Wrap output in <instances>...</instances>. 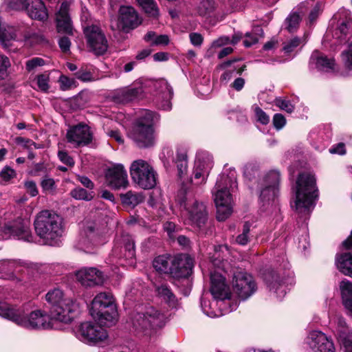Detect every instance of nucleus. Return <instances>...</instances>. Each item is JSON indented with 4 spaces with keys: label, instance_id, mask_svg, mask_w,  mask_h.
Listing matches in <instances>:
<instances>
[{
    "label": "nucleus",
    "instance_id": "nucleus-1",
    "mask_svg": "<svg viewBox=\"0 0 352 352\" xmlns=\"http://www.w3.org/2000/svg\"><path fill=\"white\" fill-rule=\"evenodd\" d=\"M0 316L27 329H46L52 327L49 316L41 310L28 314L23 308H15L6 303H0Z\"/></svg>",
    "mask_w": 352,
    "mask_h": 352
},
{
    "label": "nucleus",
    "instance_id": "nucleus-2",
    "mask_svg": "<svg viewBox=\"0 0 352 352\" xmlns=\"http://www.w3.org/2000/svg\"><path fill=\"white\" fill-rule=\"evenodd\" d=\"M45 300L49 305L52 320L69 323L79 311L78 305L72 299L65 298L63 292L58 288L50 290L45 295Z\"/></svg>",
    "mask_w": 352,
    "mask_h": 352
},
{
    "label": "nucleus",
    "instance_id": "nucleus-3",
    "mask_svg": "<svg viewBox=\"0 0 352 352\" xmlns=\"http://www.w3.org/2000/svg\"><path fill=\"white\" fill-rule=\"evenodd\" d=\"M237 188L236 175L234 171H230L229 175L222 174L217 181L214 195V202L217 207V219L219 221H223L228 219L232 212V194L234 188Z\"/></svg>",
    "mask_w": 352,
    "mask_h": 352
},
{
    "label": "nucleus",
    "instance_id": "nucleus-4",
    "mask_svg": "<svg viewBox=\"0 0 352 352\" xmlns=\"http://www.w3.org/2000/svg\"><path fill=\"white\" fill-rule=\"evenodd\" d=\"M62 218L55 212L43 210L36 217L34 230L45 244L54 245L62 236Z\"/></svg>",
    "mask_w": 352,
    "mask_h": 352
},
{
    "label": "nucleus",
    "instance_id": "nucleus-5",
    "mask_svg": "<svg viewBox=\"0 0 352 352\" xmlns=\"http://www.w3.org/2000/svg\"><path fill=\"white\" fill-rule=\"evenodd\" d=\"M159 120L158 114L145 111L133 122L129 137L139 148H148L155 143L154 124Z\"/></svg>",
    "mask_w": 352,
    "mask_h": 352
},
{
    "label": "nucleus",
    "instance_id": "nucleus-6",
    "mask_svg": "<svg viewBox=\"0 0 352 352\" xmlns=\"http://www.w3.org/2000/svg\"><path fill=\"white\" fill-rule=\"evenodd\" d=\"M294 207L298 213L309 214L314 202L318 197L316 181L314 175L308 173L299 174L296 183Z\"/></svg>",
    "mask_w": 352,
    "mask_h": 352
},
{
    "label": "nucleus",
    "instance_id": "nucleus-7",
    "mask_svg": "<svg viewBox=\"0 0 352 352\" xmlns=\"http://www.w3.org/2000/svg\"><path fill=\"white\" fill-rule=\"evenodd\" d=\"M92 318L107 327L116 324L118 311L113 295L109 292H100L93 299L89 309Z\"/></svg>",
    "mask_w": 352,
    "mask_h": 352
},
{
    "label": "nucleus",
    "instance_id": "nucleus-8",
    "mask_svg": "<svg viewBox=\"0 0 352 352\" xmlns=\"http://www.w3.org/2000/svg\"><path fill=\"white\" fill-rule=\"evenodd\" d=\"M176 201L186 211L190 225L199 228L205 226L208 212L204 202L194 199L192 194L183 187L177 195Z\"/></svg>",
    "mask_w": 352,
    "mask_h": 352
},
{
    "label": "nucleus",
    "instance_id": "nucleus-9",
    "mask_svg": "<svg viewBox=\"0 0 352 352\" xmlns=\"http://www.w3.org/2000/svg\"><path fill=\"white\" fill-rule=\"evenodd\" d=\"M130 174L133 181L142 188L151 189L156 185V173L153 167L143 160L133 162L130 166Z\"/></svg>",
    "mask_w": 352,
    "mask_h": 352
},
{
    "label": "nucleus",
    "instance_id": "nucleus-10",
    "mask_svg": "<svg viewBox=\"0 0 352 352\" xmlns=\"http://www.w3.org/2000/svg\"><path fill=\"white\" fill-rule=\"evenodd\" d=\"M10 41L30 42V44H45L47 41L42 36L28 34L23 36L21 30L16 27L3 24L0 17V42Z\"/></svg>",
    "mask_w": 352,
    "mask_h": 352
},
{
    "label": "nucleus",
    "instance_id": "nucleus-11",
    "mask_svg": "<svg viewBox=\"0 0 352 352\" xmlns=\"http://www.w3.org/2000/svg\"><path fill=\"white\" fill-rule=\"evenodd\" d=\"M100 323L85 322L80 324L77 336L80 340L88 344H97L107 338V331Z\"/></svg>",
    "mask_w": 352,
    "mask_h": 352
},
{
    "label": "nucleus",
    "instance_id": "nucleus-12",
    "mask_svg": "<svg viewBox=\"0 0 352 352\" xmlns=\"http://www.w3.org/2000/svg\"><path fill=\"white\" fill-rule=\"evenodd\" d=\"M280 173L272 170L269 172L264 177L261 184L259 198L263 204L274 201L279 192Z\"/></svg>",
    "mask_w": 352,
    "mask_h": 352
},
{
    "label": "nucleus",
    "instance_id": "nucleus-13",
    "mask_svg": "<svg viewBox=\"0 0 352 352\" xmlns=\"http://www.w3.org/2000/svg\"><path fill=\"white\" fill-rule=\"evenodd\" d=\"M309 352H336V348L331 337L320 331L309 332L305 339Z\"/></svg>",
    "mask_w": 352,
    "mask_h": 352
},
{
    "label": "nucleus",
    "instance_id": "nucleus-14",
    "mask_svg": "<svg viewBox=\"0 0 352 352\" xmlns=\"http://www.w3.org/2000/svg\"><path fill=\"white\" fill-rule=\"evenodd\" d=\"M232 286L234 292L243 300L256 290V285L252 276L243 272H239L234 275Z\"/></svg>",
    "mask_w": 352,
    "mask_h": 352
},
{
    "label": "nucleus",
    "instance_id": "nucleus-15",
    "mask_svg": "<svg viewBox=\"0 0 352 352\" xmlns=\"http://www.w3.org/2000/svg\"><path fill=\"white\" fill-rule=\"evenodd\" d=\"M118 28L129 32L142 23V19L132 6H122L118 12Z\"/></svg>",
    "mask_w": 352,
    "mask_h": 352
},
{
    "label": "nucleus",
    "instance_id": "nucleus-16",
    "mask_svg": "<svg viewBox=\"0 0 352 352\" xmlns=\"http://www.w3.org/2000/svg\"><path fill=\"white\" fill-rule=\"evenodd\" d=\"M263 37V30L261 27H256L252 32H247L245 36L241 32H236L233 34L232 39L228 36H220L217 40L214 41L212 44H236L241 41L243 44H256Z\"/></svg>",
    "mask_w": 352,
    "mask_h": 352
},
{
    "label": "nucleus",
    "instance_id": "nucleus-17",
    "mask_svg": "<svg viewBox=\"0 0 352 352\" xmlns=\"http://www.w3.org/2000/svg\"><path fill=\"white\" fill-rule=\"evenodd\" d=\"M72 0L63 1L55 13L56 28L58 32L73 35V25L70 15Z\"/></svg>",
    "mask_w": 352,
    "mask_h": 352
},
{
    "label": "nucleus",
    "instance_id": "nucleus-18",
    "mask_svg": "<svg viewBox=\"0 0 352 352\" xmlns=\"http://www.w3.org/2000/svg\"><path fill=\"white\" fill-rule=\"evenodd\" d=\"M66 137L67 142L74 144V147H80L91 143L93 134L88 125L80 123L71 127L67 131Z\"/></svg>",
    "mask_w": 352,
    "mask_h": 352
},
{
    "label": "nucleus",
    "instance_id": "nucleus-19",
    "mask_svg": "<svg viewBox=\"0 0 352 352\" xmlns=\"http://www.w3.org/2000/svg\"><path fill=\"white\" fill-rule=\"evenodd\" d=\"M194 261L188 254H179L173 257L171 276L176 278H187L192 273Z\"/></svg>",
    "mask_w": 352,
    "mask_h": 352
},
{
    "label": "nucleus",
    "instance_id": "nucleus-20",
    "mask_svg": "<svg viewBox=\"0 0 352 352\" xmlns=\"http://www.w3.org/2000/svg\"><path fill=\"white\" fill-rule=\"evenodd\" d=\"M77 280L85 287L101 285L104 282V276L101 271L96 267H83L76 273Z\"/></svg>",
    "mask_w": 352,
    "mask_h": 352
},
{
    "label": "nucleus",
    "instance_id": "nucleus-21",
    "mask_svg": "<svg viewBox=\"0 0 352 352\" xmlns=\"http://www.w3.org/2000/svg\"><path fill=\"white\" fill-rule=\"evenodd\" d=\"M105 176L108 186L114 189L126 188L129 184L126 171L122 164L109 168Z\"/></svg>",
    "mask_w": 352,
    "mask_h": 352
},
{
    "label": "nucleus",
    "instance_id": "nucleus-22",
    "mask_svg": "<svg viewBox=\"0 0 352 352\" xmlns=\"http://www.w3.org/2000/svg\"><path fill=\"white\" fill-rule=\"evenodd\" d=\"M213 166L212 157L208 153H200L197 155L194 169L195 179L201 178L197 184H204L206 182L209 172Z\"/></svg>",
    "mask_w": 352,
    "mask_h": 352
},
{
    "label": "nucleus",
    "instance_id": "nucleus-23",
    "mask_svg": "<svg viewBox=\"0 0 352 352\" xmlns=\"http://www.w3.org/2000/svg\"><path fill=\"white\" fill-rule=\"evenodd\" d=\"M210 292L215 298L226 299L229 296L225 278L217 272L210 273Z\"/></svg>",
    "mask_w": 352,
    "mask_h": 352
},
{
    "label": "nucleus",
    "instance_id": "nucleus-24",
    "mask_svg": "<svg viewBox=\"0 0 352 352\" xmlns=\"http://www.w3.org/2000/svg\"><path fill=\"white\" fill-rule=\"evenodd\" d=\"M5 230L6 232L13 236H17L19 239L27 241L32 240V236L28 224L21 219H17L14 222L6 225Z\"/></svg>",
    "mask_w": 352,
    "mask_h": 352
},
{
    "label": "nucleus",
    "instance_id": "nucleus-25",
    "mask_svg": "<svg viewBox=\"0 0 352 352\" xmlns=\"http://www.w3.org/2000/svg\"><path fill=\"white\" fill-rule=\"evenodd\" d=\"M336 322V332L339 341L344 346L345 352H352V331L349 330L346 322L342 317H338Z\"/></svg>",
    "mask_w": 352,
    "mask_h": 352
},
{
    "label": "nucleus",
    "instance_id": "nucleus-26",
    "mask_svg": "<svg viewBox=\"0 0 352 352\" xmlns=\"http://www.w3.org/2000/svg\"><path fill=\"white\" fill-rule=\"evenodd\" d=\"M142 93V88L126 87L115 91L113 99L118 103H128L139 98Z\"/></svg>",
    "mask_w": 352,
    "mask_h": 352
},
{
    "label": "nucleus",
    "instance_id": "nucleus-27",
    "mask_svg": "<svg viewBox=\"0 0 352 352\" xmlns=\"http://www.w3.org/2000/svg\"><path fill=\"white\" fill-rule=\"evenodd\" d=\"M25 11L32 19L44 21L48 18V12L42 0H29Z\"/></svg>",
    "mask_w": 352,
    "mask_h": 352
},
{
    "label": "nucleus",
    "instance_id": "nucleus-28",
    "mask_svg": "<svg viewBox=\"0 0 352 352\" xmlns=\"http://www.w3.org/2000/svg\"><path fill=\"white\" fill-rule=\"evenodd\" d=\"M154 289L157 297L168 307L175 308L177 306V298L167 283L155 284Z\"/></svg>",
    "mask_w": 352,
    "mask_h": 352
},
{
    "label": "nucleus",
    "instance_id": "nucleus-29",
    "mask_svg": "<svg viewBox=\"0 0 352 352\" xmlns=\"http://www.w3.org/2000/svg\"><path fill=\"white\" fill-rule=\"evenodd\" d=\"M83 32L87 44H107V39L104 31L96 24H88L85 26Z\"/></svg>",
    "mask_w": 352,
    "mask_h": 352
},
{
    "label": "nucleus",
    "instance_id": "nucleus-30",
    "mask_svg": "<svg viewBox=\"0 0 352 352\" xmlns=\"http://www.w3.org/2000/svg\"><path fill=\"white\" fill-rule=\"evenodd\" d=\"M264 280L270 290H273L280 298L283 297L286 291L279 275L273 270H267L264 274Z\"/></svg>",
    "mask_w": 352,
    "mask_h": 352
},
{
    "label": "nucleus",
    "instance_id": "nucleus-31",
    "mask_svg": "<svg viewBox=\"0 0 352 352\" xmlns=\"http://www.w3.org/2000/svg\"><path fill=\"white\" fill-rule=\"evenodd\" d=\"M311 58L316 60V67L318 69L326 72L335 71L336 63L334 58H329L318 51L314 52Z\"/></svg>",
    "mask_w": 352,
    "mask_h": 352
},
{
    "label": "nucleus",
    "instance_id": "nucleus-32",
    "mask_svg": "<svg viewBox=\"0 0 352 352\" xmlns=\"http://www.w3.org/2000/svg\"><path fill=\"white\" fill-rule=\"evenodd\" d=\"M340 289L344 307L352 315V283L344 279L340 283Z\"/></svg>",
    "mask_w": 352,
    "mask_h": 352
},
{
    "label": "nucleus",
    "instance_id": "nucleus-33",
    "mask_svg": "<svg viewBox=\"0 0 352 352\" xmlns=\"http://www.w3.org/2000/svg\"><path fill=\"white\" fill-rule=\"evenodd\" d=\"M173 260V257L170 255H160L155 258L153 261V266L158 272L171 276Z\"/></svg>",
    "mask_w": 352,
    "mask_h": 352
},
{
    "label": "nucleus",
    "instance_id": "nucleus-34",
    "mask_svg": "<svg viewBox=\"0 0 352 352\" xmlns=\"http://www.w3.org/2000/svg\"><path fill=\"white\" fill-rule=\"evenodd\" d=\"M19 267V263L14 260L0 261V278L14 279V272Z\"/></svg>",
    "mask_w": 352,
    "mask_h": 352
},
{
    "label": "nucleus",
    "instance_id": "nucleus-35",
    "mask_svg": "<svg viewBox=\"0 0 352 352\" xmlns=\"http://www.w3.org/2000/svg\"><path fill=\"white\" fill-rule=\"evenodd\" d=\"M177 168V177L182 179L187 172L188 156L186 151L183 148H178L174 160Z\"/></svg>",
    "mask_w": 352,
    "mask_h": 352
},
{
    "label": "nucleus",
    "instance_id": "nucleus-36",
    "mask_svg": "<svg viewBox=\"0 0 352 352\" xmlns=\"http://www.w3.org/2000/svg\"><path fill=\"white\" fill-rule=\"evenodd\" d=\"M155 87L163 94V98L166 99V104H163L162 107L164 110H170L171 104L169 102L173 95V91L167 80L165 79H160L155 84Z\"/></svg>",
    "mask_w": 352,
    "mask_h": 352
},
{
    "label": "nucleus",
    "instance_id": "nucleus-37",
    "mask_svg": "<svg viewBox=\"0 0 352 352\" xmlns=\"http://www.w3.org/2000/svg\"><path fill=\"white\" fill-rule=\"evenodd\" d=\"M338 269L343 274L352 277V254L344 253L336 258Z\"/></svg>",
    "mask_w": 352,
    "mask_h": 352
},
{
    "label": "nucleus",
    "instance_id": "nucleus-38",
    "mask_svg": "<svg viewBox=\"0 0 352 352\" xmlns=\"http://www.w3.org/2000/svg\"><path fill=\"white\" fill-rule=\"evenodd\" d=\"M122 204L130 208H135L143 202L144 197L141 193L129 190L126 193L120 195Z\"/></svg>",
    "mask_w": 352,
    "mask_h": 352
},
{
    "label": "nucleus",
    "instance_id": "nucleus-39",
    "mask_svg": "<svg viewBox=\"0 0 352 352\" xmlns=\"http://www.w3.org/2000/svg\"><path fill=\"white\" fill-rule=\"evenodd\" d=\"M301 20L302 12L292 10L284 21L285 29L289 32H295L298 28Z\"/></svg>",
    "mask_w": 352,
    "mask_h": 352
},
{
    "label": "nucleus",
    "instance_id": "nucleus-40",
    "mask_svg": "<svg viewBox=\"0 0 352 352\" xmlns=\"http://www.w3.org/2000/svg\"><path fill=\"white\" fill-rule=\"evenodd\" d=\"M136 1L149 17L158 18L160 10L155 0H136Z\"/></svg>",
    "mask_w": 352,
    "mask_h": 352
},
{
    "label": "nucleus",
    "instance_id": "nucleus-41",
    "mask_svg": "<svg viewBox=\"0 0 352 352\" xmlns=\"http://www.w3.org/2000/svg\"><path fill=\"white\" fill-rule=\"evenodd\" d=\"M148 321L151 323V329L162 328L166 322L165 316L159 311L151 308L148 310Z\"/></svg>",
    "mask_w": 352,
    "mask_h": 352
},
{
    "label": "nucleus",
    "instance_id": "nucleus-42",
    "mask_svg": "<svg viewBox=\"0 0 352 352\" xmlns=\"http://www.w3.org/2000/svg\"><path fill=\"white\" fill-rule=\"evenodd\" d=\"M251 224L246 221L244 223L241 233L236 236L235 239V242L240 245H247L251 239L254 237V234L252 233Z\"/></svg>",
    "mask_w": 352,
    "mask_h": 352
},
{
    "label": "nucleus",
    "instance_id": "nucleus-43",
    "mask_svg": "<svg viewBox=\"0 0 352 352\" xmlns=\"http://www.w3.org/2000/svg\"><path fill=\"white\" fill-rule=\"evenodd\" d=\"M133 324L137 330L146 331L150 329L151 323L148 321V311L146 314H137L134 317Z\"/></svg>",
    "mask_w": 352,
    "mask_h": 352
},
{
    "label": "nucleus",
    "instance_id": "nucleus-44",
    "mask_svg": "<svg viewBox=\"0 0 352 352\" xmlns=\"http://www.w3.org/2000/svg\"><path fill=\"white\" fill-rule=\"evenodd\" d=\"M122 249L125 251L124 256L133 258L135 256V244L131 236L124 234L121 239Z\"/></svg>",
    "mask_w": 352,
    "mask_h": 352
},
{
    "label": "nucleus",
    "instance_id": "nucleus-45",
    "mask_svg": "<svg viewBox=\"0 0 352 352\" xmlns=\"http://www.w3.org/2000/svg\"><path fill=\"white\" fill-rule=\"evenodd\" d=\"M144 41L152 44H168L169 38L166 34L157 35L155 32H148L144 36Z\"/></svg>",
    "mask_w": 352,
    "mask_h": 352
},
{
    "label": "nucleus",
    "instance_id": "nucleus-46",
    "mask_svg": "<svg viewBox=\"0 0 352 352\" xmlns=\"http://www.w3.org/2000/svg\"><path fill=\"white\" fill-rule=\"evenodd\" d=\"M70 195L73 198L79 200L90 201L94 197L92 192H88L87 190L80 187H76L73 189Z\"/></svg>",
    "mask_w": 352,
    "mask_h": 352
},
{
    "label": "nucleus",
    "instance_id": "nucleus-47",
    "mask_svg": "<svg viewBox=\"0 0 352 352\" xmlns=\"http://www.w3.org/2000/svg\"><path fill=\"white\" fill-rule=\"evenodd\" d=\"M76 77L82 82H91L98 80L93 75L90 69L87 67H80L75 74Z\"/></svg>",
    "mask_w": 352,
    "mask_h": 352
},
{
    "label": "nucleus",
    "instance_id": "nucleus-48",
    "mask_svg": "<svg viewBox=\"0 0 352 352\" xmlns=\"http://www.w3.org/2000/svg\"><path fill=\"white\" fill-rule=\"evenodd\" d=\"M16 176V174L14 169L10 166H5L0 172V184H6Z\"/></svg>",
    "mask_w": 352,
    "mask_h": 352
},
{
    "label": "nucleus",
    "instance_id": "nucleus-49",
    "mask_svg": "<svg viewBox=\"0 0 352 352\" xmlns=\"http://www.w3.org/2000/svg\"><path fill=\"white\" fill-rule=\"evenodd\" d=\"M43 191L48 194H54L56 190V185L54 179L45 177L41 182Z\"/></svg>",
    "mask_w": 352,
    "mask_h": 352
},
{
    "label": "nucleus",
    "instance_id": "nucleus-50",
    "mask_svg": "<svg viewBox=\"0 0 352 352\" xmlns=\"http://www.w3.org/2000/svg\"><path fill=\"white\" fill-rule=\"evenodd\" d=\"M341 60L348 70L352 69V45H348L347 48L344 50L341 54Z\"/></svg>",
    "mask_w": 352,
    "mask_h": 352
},
{
    "label": "nucleus",
    "instance_id": "nucleus-51",
    "mask_svg": "<svg viewBox=\"0 0 352 352\" xmlns=\"http://www.w3.org/2000/svg\"><path fill=\"white\" fill-rule=\"evenodd\" d=\"M28 1L29 0H5V3L10 10H25Z\"/></svg>",
    "mask_w": 352,
    "mask_h": 352
},
{
    "label": "nucleus",
    "instance_id": "nucleus-52",
    "mask_svg": "<svg viewBox=\"0 0 352 352\" xmlns=\"http://www.w3.org/2000/svg\"><path fill=\"white\" fill-rule=\"evenodd\" d=\"M90 94L86 91H83L80 92L75 98V101L76 104L80 107L83 108L89 103L90 101Z\"/></svg>",
    "mask_w": 352,
    "mask_h": 352
},
{
    "label": "nucleus",
    "instance_id": "nucleus-53",
    "mask_svg": "<svg viewBox=\"0 0 352 352\" xmlns=\"http://www.w3.org/2000/svg\"><path fill=\"white\" fill-rule=\"evenodd\" d=\"M58 81L60 82V89L64 91L76 86V81L75 79L70 78L64 75H61L60 76Z\"/></svg>",
    "mask_w": 352,
    "mask_h": 352
},
{
    "label": "nucleus",
    "instance_id": "nucleus-54",
    "mask_svg": "<svg viewBox=\"0 0 352 352\" xmlns=\"http://www.w3.org/2000/svg\"><path fill=\"white\" fill-rule=\"evenodd\" d=\"M256 120L262 124H267L270 122V117L259 107L256 106L254 109Z\"/></svg>",
    "mask_w": 352,
    "mask_h": 352
},
{
    "label": "nucleus",
    "instance_id": "nucleus-55",
    "mask_svg": "<svg viewBox=\"0 0 352 352\" xmlns=\"http://www.w3.org/2000/svg\"><path fill=\"white\" fill-rule=\"evenodd\" d=\"M37 80V85L39 89L42 91H47L49 89V76L45 74L38 75L36 78Z\"/></svg>",
    "mask_w": 352,
    "mask_h": 352
},
{
    "label": "nucleus",
    "instance_id": "nucleus-56",
    "mask_svg": "<svg viewBox=\"0 0 352 352\" xmlns=\"http://www.w3.org/2000/svg\"><path fill=\"white\" fill-rule=\"evenodd\" d=\"M45 65V60L39 57L32 58L28 60L26 63V69L28 72L34 70L36 68Z\"/></svg>",
    "mask_w": 352,
    "mask_h": 352
},
{
    "label": "nucleus",
    "instance_id": "nucleus-57",
    "mask_svg": "<svg viewBox=\"0 0 352 352\" xmlns=\"http://www.w3.org/2000/svg\"><path fill=\"white\" fill-rule=\"evenodd\" d=\"M275 103L277 107L287 111V113H292L294 110V106L290 102L289 100L276 98L275 100Z\"/></svg>",
    "mask_w": 352,
    "mask_h": 352
},
{
    "label": "nucleus",
    "instance_id": "nucleus-58",
    "mask_svg": "<svg viewBox=\"0 0 352 352\" xmlns=\"http://www.w3.org/2000/svg\"><path fill=\"white\" fill-rule=\"evenodd\" d=\"M85 232L87 237L89 238L90 243H94L97 234H99V231L98 232L96 224L94 223H91L89 225H87L85 229Z\"/></svg>",
    "mask_w": 352,
    "mask_h": 352
},
{
    "label": "nucleus",
    "instance_id": "nucleus-59",
    "mask_svg": "<svg viewBox=\"0 0 352 352\" xmlns=\"http://www.w3.org/2000/svg\"><path fill=\"white\" fill-rule=\"evenodd\" d=\"M349 22L344 21L339 25L338 29L336 30L335 35L336 36L338 34H340V36H338V38H340L341 41H344L346 38V35L349 32Z\"/></svg>",
    "mask_w": 352,
    "mask_h": 352
},
{
    "label": "nucleus",
    "instance_id": "nucleus-60",
    "mask_svg": "<svg viewBox=\"0 0 352 352\" xmlns=\"http://www.w3.org/2000/svg\"><path fill=\"white\" fill-rule=\"evenodd\" d=\"M10 65V60L8 57L0 54V79H3L6 76V72Z\"/></svg>",
    "mask_w": 352,
    "mask_h": 352
},
{
    "label": "nucleus",
    "instance_id": "nucleus-61",
    "mask_svg": "<svg viewBox=\"0 0 352 352\" xmlns=\"http://www.w3.org/2000/svg\"><path fill=\"white\" fill-rule=\"evenodd\" d=\"M59 160L65 165L72 167L74 166V160L66 151H60L58 153Z\"/></svg>",
    "mask_w": 352,
    "mask_h": 352
},
{
    "label": "nucleus",
    "instance_id": "nucleus-62",
    "mask_svg": "<svg viewBox=\"0 0 352 352\" xmlns=\"http://www.w3.org/2000/svg\"><path fill=\"white\" fill-rule=\"evenodd\" d=\"M87 50L96 56L103 55L107 50L108 45H86Z\"/></svg>",
    "mask_w": 352,
    "mask_h": 352
},
{
    "label": "nucleus",
    "instance_id": "nucleus-63",
    "mask_svg": "<svg viewBox=\"0 0 352 352\" xmlns=\"http://www.w3.org/2000/svg\"><path fill=\"white\" fill-rule=\"evenodd\" d=\"M286 124L285 117L280 113H276L273 117L274 126L277 129H281Z\"/></svg>",
    "mask_w": 352,
    "mask_h": 352
},
{
    "label": "nucleus",
    "instance_id": "nucleus-64",
    "mask_svg": "<svg viewBox=\"0 0 352 352\" xmlns=\"http://www.w3.org/2000/svg\"><path fill=\"white\" fill-rule=\"evenodd\" d=\"M25 187L27 192L29 193L32 197H35L38 195V189L36 184L33 181H28L25 182Z\"/></svg>",
    "mask_w": 352,
    "mask_h": 352
}]
</instances>
